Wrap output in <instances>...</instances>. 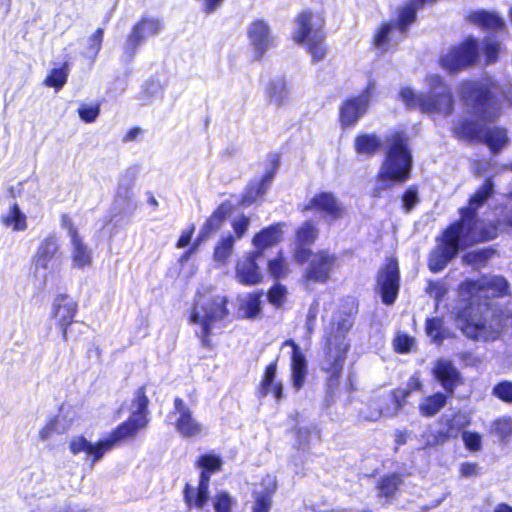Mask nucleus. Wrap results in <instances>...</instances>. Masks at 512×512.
I'll list each match as a JSON object with an SVG mask.
<instances>
[{
	"label": "nucleus",
	"instance_id": "obj_50",
	"mask_svg": "<svg viewBox=\"0 0 512 512\" xmlns=\"http://www.w3.org/2000/svg\"><path fill=\"white\" fill-rule=\"evenodd\" d=\"M426 334L437 343H441L444 336V322L441 317H430L425 321Z\"/></svg>",
	"mask_w": 512,
	"mask_h": 512
},
{
	"label": "nucleus",
	"instance_id": "obj_8",
	"mask_svg": "<svg viewBox=\"0 0 512 512\" xmlns=\"http://www.w3.org/2000/svg\"><path fill=\"white\" fill-rule=\"evenodd\" d=\"M479 60V41L469 35L439 56L438 64L448 74L454 75L474 66Z\"/></svg>",
	"mask_w": 512,
	"mask_h": 512
},
{
	"label": "nucleus",
	"instance_id": "obj_60",
	"mask_svg": "<svg viewBox=\"0 0 512 512\" xmlns=\"http://www.w3.org/2000/svg\"><path fill=\"white\" fill-rule=\"evenodd\" d=\"M493 251L490 249H482L469 252L464 255V261L468 264L485 263L491 256Z\"/></svg>",
	"mask_w": 512,
	"mask_h": 512
},
{
	"label": "nucleus",
	"instance_id": "obj_23",
	"mask_svg": "<svg viewBox=\"0 0 512 512\" xmlns=\"http://www.w3.org/2000/svg\"><path fill=\"white\" fill-rule=\"evenodd\" d=\"M458 329L469 339L477 341L488 334L487 321L473 314L471 304L458 310L455 316Z\"/></svg>",
	"mask_w": 512,
	"mask_h": 512
},
{
	"label": "nucleus",
	"instance_id": "obj_53",
	"mask_svg": "<svg viewBox=\"0 0 512 512\" xmlns=\"http://www.w3.org/2000/svg\"><path fill=\"white\" fill-rule=\"evenodd\" d=\"M492 394L500 401L507 404H512V381H499L494 385Z\"/></svg>",
	"mask_w": 512,
	"mask_h": 512
},
{
	"label": "nucleus",
	"instance_id": "obj_9",
	"mask_svg": "<svg viewBox=\"0 0 512 512\" xmlns=\"http://www.w3.org/2000/svg\"><path fill=\"white\" fill-rule=\"evenodd\" d=\"M413 24L406 19L402 11L397 8L395 19L382 21L375 29L371 45L381 53L396 49L399 42L409 33Z\"/></svg>",
	"mask_w": 512,
	"mask_h": 512
},
{
	"label": "nucleus",
	"instance_id": "obj_43",
	"mask_svg": "<svg viewBox=\"0 0 512 512\" xmlns=\"http://www.w3.org/2000/svg\"><path fill=\"white\" fill-rule=\"evenodd\" d=\"M485 292L494 298H502L510 295V285L503 276H492L490 278L482 276Z\"/></svg>",
	"mask_w": 512,
	"mask_h": 512
},
{
	"label": "nucleus",
	"instance_id": "obj_18",
	"mask_svg": "<svg viewBox=\"0 0 512 512\" xmlns=\"http://www.w3.org/2000/svg\"><path fill=\"white\" fill-rule=\"evenodd\" d=\"M168 417L174 418L173 426L176 432L183 438H197L203 432V426L194 417L192 409L181 397L173 399V408Z\"/></svg>",
	"mask_w": 512,
	"mask_h": 512
},
{
	"label": "nucleus",
	"instance_id": "obj_13",
	"mask_svg": "<svg viewBox=\"0 0 512 512\" xmlns=\"http://www.w3.org/2000/svg\"><path fill=\"white\" fill-rule=\"evenodd\" d=\"M376 288L385 305H393L400 291L398 260L391 256L385 259L376 274Z\"/></svg>",
	"mask_w": 512,
	"mask_h": 512
},
{
	"label": "nucleus",
	"instance_id": "obj_42",
	"mask_svg": "<svg viewBox=\"0 0 512 512\" xmlns=\"http://www.w3.org/2000/svg\"><path fill=\"white\" fill-rule=\"evenodd\" d=\"M263 296L262 290L250 292L246 295L245 299L240 303L239 309L243 313V317L247 319L257 318L262 310Z\"/></svg>",
	"mask_w": 512,
	"mask_h": 512
},
{
	"label": "nucleus",
	"instance_id": "obj_59",
	"mask_svg": "<svg viewBox=\"0 0 512 512\" xmlns=\"http://www.w3.org/2000/svg\"><path fill=\"white\" fill-rule=\"evenodd\" d=\"M402 201L404 209L407 212L411 211L419 202L417 187L410 186L409 188H407L402 195Z\"/></svg>",
	"mask_w": 512,
	"mask_h": 512
},
{
	"label": "nucleus",
	"instance_id": "obj_37",
	"mask_svg": "<svg viewBox=\"0 0 512 512\" xmlns=\"http://www.w3.org/2000/svg\"><path fill=\"white\" fill-rule=\"evenodd\" d=\"M71 260L75 267L82 269L92 264V252L79 234L73 231Z\"/></svg>",
	"mask_w": 512,
	"mask_h": 512
},
{
	"label": "nucleus",
	"instance_id": "obj_56",
	"mask_svg": "<svg viewBox=\"0 0 512 512\" xmlns=\"http://www.w3.org/2000/svg\"><path fill=\"white\" fill-rule=\"evenodd\" d=\"M466 449L472 452L480 451L482 448V437L476 431L463 430L461 434Z\"/></svg>",
	"mask_w": 512,
	"mask_h": 512
},
{
	"label": "nucleus",
	"instance_id": "obj_20",
	"mask_svg": "<svg viewBox=\"0 0 512 512\" xmlns=\"http://www.w3.org/2000/svg\"><path fill=\"white\" fill-rule=\"evenodd\" d=\"M294 21L296 28L292 39L297 44L303 45L314 35H320L325 32V17L321 12H313L310 9H306L298 13Z\"/></svg>",
	"mask_w": 512,
	"mask_h": 512
},
{
	"label": "nucleus",
	"instance_id": "obj_3",
	"mask_svg": "<svg viewBox=\"0 0 512 512\" xmlns=\"http://www.w3.org/2000/svg\"><path fill=\"white\" fill-rule=\"evenodd\" d=\"M413 156L410 137L404 130H393L384 138V158L376 179L381 188L393 183H404L411 176Z\"/></svg>",
	"mask_w": 512,
	"mask_h": 512
},
{
	"label": "nucleus",
	"instance_id": "obj_30",
	"mask_svg": "<svg viewBox=\"0 0 512 512\" xmlns=\"http://www.w3.org/2000/svg\"><path fill=\"white\" fill-rule=\"evenodd\" d=\"M234 211V205L225 200L221 202L206 218L197 236L203 241L210 239L225 223L228 216Z\"/></svg>",
	"mask_w": 512,
	"mask_h": 512
},
{
	"label": "nucleus",
	"instance_id": "obj_17",
	"mask_svg": "<svg viewBox=\"0 0 512 512\" xmlns=\"http://www.w3.org/2000/svg\"><path fill=\"white\" fill-rule=\"evenodd\" d=\"M438 422L443 424V428L435 431H428L425 434L426 444L435 447L448 442L450 439H456L462 434L470 424V418L461 411H456L449 416L441 417Z\"/></svg>",
	"mask_w": 512,
	"mask_h": 512
},
{
	"label": "nucleus",
	"instance_id": "obj_34",
	"mask_svg": "<svg viewBox=\"0 0 512 512\" xmlns=\"http://www.w3.org/2000/svg\"><path fill=\"white\" fill-rule=\"evenodd\" d=\"M469 22L487 31H504L506 24L496 12L487 10H474L467 16Z\"/></svg>",
	"mask_w": 512,
	"mask_h": 512
},
{
	"label": "nucleus",
	"instance_id": "obj_19",
	"mask_svg": "<svg viewBox=\"0 0 512 512\" xmlns=\"http://www.w3.org/2000/svg\"><path fill=\"white\" fill-rule=\"evenodd\" d=\"M319 238L317 223L308 219L303 221L294 231L293 259L298 265H304L312 255L311 246Z\"/></svg>",
	"mask_w": 512,
	"mask_h": 512
},
{
	"label": "nucleus",
	"instance_id": "obj_28",
	"mask_svg": "<svg viewBox=\"0 0 512 512\" xmlns=\"http://www.w3.org/2000/svg\"><path fill=\"white\" fill-rule=\"evenodd\" d=\"M247 36L255 51L254 59L261 60L266 51L273 44L269 25L262 19H255L251 22L247 30Z\"/></svg>",
	"mask_w": 512,
	"mask_h": 512
},
{
	"label": "nucleus",
	"instance_id": "obj_5",
	"mask_svg": "<svg viewBox=\"0 0 512 512\" xmlns=\"http://www.w3.org/2000/svg\"><path fill=\"white\" fill-rule=\"evenodd\" d=\"M353 327L350 315H345L330 322L328 330L323 337V359L325 366L322 370L327 374V385L337 387L341 378L344 364L350 350L347 339Z\"/></svg>",
	"mask_w": 512,
	"mask_h": 512
},
{
	"label": "nucleus",
	"instance_id": "obj_16",
	"mask_svg": "<svg viewBox=\"0 0 512 512\" xmlns=\"http://www.w3.org/2000/svg\"><path fill=\"white\" fill-rule=\"evenodd\" d=\"M162 29L163 23L160 19L142 16L132 26L126 37V42L123 47L125 57L128 60H132L146 38L158 35Z\"/></svg>",
	"mask_w": 512,
	"mask_h": 512
},
{
	"label": "nucleus",
	"instance_id": "obj_31",
	"mask_svg": "<svg viewBox=\"0 0 512 512\" xmlns=\"http://www.w3.org/2000/svg\"><path fill=\"white\" fill-rule=\"evenodd\" d=\"M434 376L440 382L445 394L453 396L458 386L464 384V379L452 362L443 360L434 367Z\"/></svg>",
	"mask_w": 512,
	"mask_h": 512
},
{
	"label": "nucleus",
	"instance_id": "obj_39",
	"mask_svg": "<svg viewBox=\"0 0 512 512\" xmlns=\"http://www.w3.org/2000/svg\"><path fill=\"white\" fill-rule=\"evenodd\" d=\"M266 269L269 276L279 282L291 273L288 259L282 250H279L274 257L267 261Z\"/></svg>",
	"mask_w": 512,
	"mask_h": 512
},
{
	"label": "nucleus",
	"instance_id": "obj_35",
	"mask_svg": "<svg viewBox=\"0 0 512 512\" xmlns=\"http://www.w3.org/2000/svg\"><path fill=\"white\" fill-rule=\"evenodd\" d=\"M403 484V477L400 473L391 472L382 475L376 482L377 495L379 498L392 500Z\"/></svg>",
	"mask_w": 512,
	"mask_h": 512
},
{
	"label": "nucleus",
	"instance_id": "obj_45",
	"mask_svg": "<svg viewBox=\"0 0 512 512\" xmlns=\"http://www.w3.org/2000/svg\"><path fill=\"white\" fill-rule=\"evenodd\" d=\"M235 237L228 234L220 237L214 246L213 259L217 263L225 264L231 257L235 245Z\"/></svg>",
	"mask_w": 512,
	"mask_h": 512
},
{
	"label": "nucleus",
	"instance_id": "obj_61",
	"mask_svg": "<svg viewBox=\"0 0 512 512\" xmlns=\"http://www.w3.org/2000/svg\"><path fill=\"white\" fill-rule=\"evenodd\" d=\"M194 232H195V225L193 223H191L186 229H184L181 232V234L176 242V247L178 249H181V248H185L186 246H188L192 240Z\"/></svg>",
	"mask_w": 512,
	"mask_h": 512
},
{
	"label": "nucleus",
	"instance_id": "obj_26",
	"mask_svg": "<svg viewBox=\"0 0 512 512\" xmlns=\"http://www.w3.org/2000/svg\"><path fill=\"white\" fill-rule=\"evenodd\" d=\"M272 167L266 171L258 181H251L247 184L240 199V204L250 206L262 197L269 189L280 165V157L274 154L271 159Z\"/></svg>",
	"mask_w": 512,
	"mask_h": 512
},
{
	"label": "nucleus",
	"instance_id": "obj_57",
	"mask_svg": "<svg viewBox=\"0 0 512 512\" xmlns=\"http://www.w3.org/2000/svg\"><path fill=\"white\" fill-rule=\"evenodd\" d=\"M231 226L234 231V237L236 239H241L245 236L250 226V218L245 214H241L238 217L234 218L231 221Z\"/></svg>",
	"mask_w": 512,
	"mask_h": 512
},
{
	"label": "nucleus",
	"instance_id": "obj_29",
	"mask_svg": "<svg viewBox=\"0 0 512 512\" xmlns=\"http://www.w3.org/2000/svg\"><path fill=\"white\" fill-rule=\"evenodd\" d=\"M284 226V222H277L264 227L255 233L252 238V245L254 249L251 251L262 257L265 250L270 249L281 242Z\"/></svg>",
	"mask_w": 512,
	"mask_h": 512
},
{
	"label": "nucleus",
	"instance_id": "obj_10",
	"mask_svg": "<svg viewBox=\"0 0 512 512\" xmlns=\"http://www.w3.org/2000/svg\"><path fill=\"white\" fill-rule=\"evenodd\" d=\"M375 94L376 83L374 80H370L357 95L345 98L339 106L338 122L340 127L342 129L355 127L359 120L367 114Z\"/></svg>",
	"mask_w": 512,
	"mask_h": 512
},
{
	"label": "nucleus",
	"instance_id": "obj_11",
	"mask_svg": "<svg viewBox=\"0 0 512 512\" xmlns=\"http://www.w3.org/2000/svg\"><path fill=\"white\" fill-rule=\"evenodd\" d=\"M127 440H129L128 437L116 426L107 437L99 439L96 443L89 442L83 435L73 437L69 442V450L72 455L85 452L92 467L108 451Z\"/></svg>",
	"mask_w": 512,
	"mask_h": 512
},
{
	"label": "nucleus",
	"instance_id": "obj_64",
	"mask_svg": "<svg viewBox=\"0 0 512 512\" xmlns=\"http://www.w3.org/2000/svg\"><path fill=\"white\" fill-rule=\"evenodd\" d=\"M462 477H473L479 474L478 464L475 462H463L459 468Z\"/></svg>",
	"mask_w": 512,
	"mask_h": 512
},
{
	"label": "nucleus",
	"instance_id": "obj_40",
	"mask_svg": "<svg viewBox=\"0 0 512 512\" xmlns=\"http://www.w3.org/2000/svg\"><path fill=\"white\" fill-rule=\"evenodd\" d=\"M459 291L465 296L472 305L473 301H478L482 297H487L482 276L477 279H465L459 285Z\"/></svg>",
	"mask_w": 512,
	"mask_h": 512
},
{
	"label": "nucleus",
	"instance_id": "obj_54",
	"mask_svg": "<svg viewBox=\"0 0 512 512\" xmlns=\"http://www.w3.org/2000/svg\"><path fill=\"white\" fill-rule=\"evenodd\" d=\"M233 499L227 491H220L216 493L213 499V506L215 512H231Z\"/></svg>",
	"mask_w": 512,
	"mask_h": 512
},
{
	"label": "nucleus",
	"instance_id": "obj_33",
	"mask_svg": "<svg viewBox=\"0 0 512 512\" xmlns=\"http://www.w3.org/2000/svg\"><path fill=\"white\" fill-rule=\"evenodd\" d=\"M58 254H60V244L56 234L51 233L40 242L33 260L36 267L47 269Z\"/></svg>",
	"mask_w": 512,
	"mask_h": 512
},
{
	"label": "nucleus",
	"instance_id": "obj_52",
	"mask_svg": "<svg viewBox=\"0 0 512 512\" xmlns=\"http://www.w3.org/2000/svg\"><path fill=\"white\" fill-rule=\"evenodd\" d=\"M104 39V28H97L88 38V44L86 47V54L92 60L95 61L98 54L102 49V43Z\"/></svg>",
	"mask_w": 512,
	"mask_h": 512
},
{
	"label": "nucleus",
	"instance_id": "obj_32",
	"mask_svg": "<svg viewBox=\"0 0 512 512\" xmlns=\"http://www.w3.org/2000/svg\"><path fill=\"white\" fill-rule=\"evenodd\" d=\"M262 490L253 493V506L252 512H270L273 497L278 489V484L275 476L265 475L261 479Z\"/></svg>",
	"mask_w": 512,
	"mask_h": 512
},
{
	"label": "nucleus",
	"instance_id": "obj_7",
	"mask_svg": "<svg viewBox=\"0 0 512 512\" xmlns=\"http://www.w3.org/2000/svg\"><path fill=\"white\" fill-rule=\"evenodd\" d=\"M195 466L200 469L196 490L186 483L183 488V500L188 508H203L209 499L210 478L222 470L223 461L219 455L205 453L200 455Z\"/></svg>",
	"mask_w": 512,
	"mask_h": 512
},
{
	"label": "nucleus",
	"instance_id": "obj_12",
	"mask_svg": "<svg viewBox=\"0 0 512 512\" xmlns=\"http://www.w3.org/2000/svg\"><path fill=\"white\" fill-rule=\"evenodd\" d=\"M307 267L303 271L302 281L309 284H326L332 278L333 272L338 266V256L329 249L312 251V255L306 262Z\"/></svg>",
	"mask_w": 512,
	"mask_h": 512
},
{
	"label": "nucleus",
	"instance_id": "obj_58",
	"mask_svg": "<svg viewBox=\"0 0 512 512\" xmlns=\"http://www.w3.org/2000/svg\"><path fill=\"white\" fill-rule=\"evenodd\" d=\"M394 350L397 353L405 354L411 351L414 339L408 334H398L393 340Z\"/></svg>",
	"mask_w": 512,
	"mask_h": 512
},
{
	"label": "nucleus",
	"instance_id": "obj_36",
	"mask_svg": "<svg viewBox=\"0 0 512 512\" xmlns=\"http://www.w3.org/2000/svg\"><path fill=\"white\" fill-rule=\"evenodd\" d=\"M354 149L358 155L374 156L381 149V140L374 133H360L354 138Z\"/></svg>",
	"mask_w": 512,
	"mask_h": 512
},
{
	"label": "nucleus",
	"instance_id": "obj_1",
	"mask_svg": "<svg viewBox=\"0 0 512 512\" xmlns=\"http://www.w3.org/2000/svg\"><path fill=\"white\" fill-rule=\"evenodd\" d=\"M502 87L492 77L465 79L458 84V96L470 116L458 118L451 126L452 136L470 144H485L492 154L501 153L509 144L508 129L489 126L503 113Z\"/></svg>",
	"mask_w": 512,
	"mask_h": 512
},
{
	"label": "nucleus",
	"instance_id": "obj_25",
	"mask_svg": "<svg viewBox=\"0 0 512 512\" xmlns=\"http://www.w3.org/2000/svg\"><path fill=\"white\" fill-rule=\"evenodd\" d=\"M272 167L266 171L258 181H251L247 184L240 199V204L250 206L262 197L269 189L280 165V157L274 154L271 159Z\"/></svg>",
	"mask_w": 512,
	"mask_h": 512
},
{
	"label": "nucleus",
	"instance_id": "obj_48",
	"mask_svg": "<svg viewBox=\"0 0 512 512\" xmlns=\"http://www.w3.org/2000/svg\"><path fill=\"white\" fill-rule=\"evenodd\" d=\"M68 74V63L64 62L61 67L51 69L43 83L45 86L59 91L66 84Z\"/></svg>",
	"mask_w": 512,
	"mask_h": 512
},
{
	"label": "nucleus",
	"instance_id": "obj_6",
	"mask_svg": "<svg viewBox=\"0 0 512 512\" xmlns=\"http://www.w3.org/2000/svg\"><path fill=\"white\" fill-rule=\"evenodd\" d=\"M228 296L207 289L196 295L188 317L189 323L200 326L197 334L202 346L213 348L211 340L215 323L224 321L230 315Z\"/></svg>",
	"mask_w": 512,
	"mask_h": 512
},
{
	"label": "nucleus",
	"instance_id": "obj_62",
	"mask_svg": "<svg viewBox=\"0 0 512 512\" xmlns=\"http://www.w3.org/2000/svg\"><path fill=\"white\" fill-rule=\"evenodd\" d=\"M390 394L396 410L402 409L406 404L407 398L410 396L409 391H404L403 389H393Z\"/></svg>",
	"mask_w": 512,
	"mask_h": 512
},
{
	"label": "nucleus",
	"instance_id": "obj_41",
	"mask_svg": "<svg viewBox=\"0 0 512 512\" xmlns=\"http://www.w3.org/2000/svg\"><path fill=\"white\" fill-rule=\"evenodd\" d=\"M265 97L269 104L281 106L288 97V89L284 79L271 80L265 89Z\"/></svg>",
	"mask_w": 512,
	"mask_h": 512
},
{
	"label": "nucleus",
	"instance_id": "obj_15",
	"mask_svg": "<svg viewBox=\"0 0 512 512\" xmlns=\"http://www.w3.org/2000/svg\"><path fill=\"white\" fill-rule=\"evenodd\" d=\"M298 209L303 215L318 212L328 223L338 221L346 214V208L332 192L328 191L314 194L307 203L300 205Z\"/></svg>",
	"mask_w": 512,
	"mask_h": 512
},
{
	"label": "nucleus",
	"instance_id": "obj_14",
	"mask_svg": "<svg viewBox=\"0 0 512 512\" xmlns=\"http://www.w3.org/2000/svg\"><path fill=\"white\" fill-rule=\"evenodd\" d=\"M149 403L146 385L138 387L134 392V398L132 400V404L136 407V410L132 411L126 420L117 425L129 440L134 439L140 431L148 427L150 422Z\"/></svg>",
	"mask_w": 512,
	"mask_h": 512
},
{
	"label": "nucleus",
	"instance_id": "obj_2",
	"mask_svg": "<svg viewBox=\"0 0 512 512\" xmlns=\"http://www.w3.org/2000/svg\"><path fill=\"white\" fill-rule=\"evenodd\" d=\"M494 183L487 177L469 197L467 205L459 208V218L451 222L436 238V247L429 255L428 266L432 272H438L452 261L462 245L484 242L496 237V227L491 231L483 230L476 235L478 210L493 195Z\"/></svg>",
	"mask_w": 512,
	"mask_h": 512
},
{
	"label": "nucleus",
	"instance_id": "obj_46",
	"mask_svg": "<svg viewBox=\"0 0 512 512\" xmlns=\"http://www.w3.org/2000/svg\"><path fill=\"white\" fill-rule=\"evenodd\" d=\"M326 33L320 35H314L309 38L303 45L306 46L307 52L311 55L313 62L322 61L327 54V46L325 44Z\"/></svg>",
	"mask_w": 512,
	"mask_h": 512
},
{
	"label": "nucleus",
	"instance_id": "obj_27",
	"mask_svg": "<svg viewBox=\"0 0 512 512\" xmlns=\"http://www.w3.org/2000/svg\"><path fill=\"white\" fill-rule=\"evenodd\" d=\"M282 345L291 347L290 381L292 388L299 391L304 387L308 375L306 356L293 339H286Z\"/></svg>",
	"mask_w": 512,
	"mask_h": 512
},
{
	"label": "nucleus",
	"instance_id": "obj_4",
	"mask_svg": "<svg viewBox=\"0 0 512 512\" xmlns=\"http://www.w3.org/2000/svg\"><path fill=\"white\" fill-rule=\"evenodd\" d=\"M428 89L417 93L411 87H402L399 97L407 109L424 114L451 116L455 111V99L451 87L439 74L426 78Z\"/></svg>",
	"mask_w": 512,
	"mask_h": 512
},
{
	"label": "nucleus",
	"instance_id": "obj_49",
	"mask_svg": "<svg viewBox=\"0 0 512 512\" xmlns=\"http://www.w3.org/2000/svg\"><path fill=\"white\" fill-rule=\"evenodd\" d=\"M288 289L279 281H275L267 291L268 302L276 309L282 308L287 301Z\"/></svg>",
	"mask_w": 512,
	"mask_h": 512
},
{
	"label": "nucleus",
	"instance_id": "obj_21",
	"mask_svg": "<svg viewBox=\"0 0 512 512\" xmlns=\"http://www.w3.org/2000/svg\"><path fill=\"white\" fill-rule=\"evenodd\" d=\"M78 312V304L65 293L58 294L53 302L51 316L55 318L56 325L61 330L64 342L68 339V329L74 323Z\"/></svg>",
	"mask_w": 512,
	"mask_h": 512
},
{
	"label": "nucleus",
	"instance_id": "obj_22",
	"mask_svg": "<svg viewBox=\"0 0 512 512\" xmlns=\"http://www.w3.org/2000/svg\"><path fill=\"white\" fill-rule=\"evenodd\" d=\"M277 369V358L265 366L255 389V395L258 399L271 397L279 403L284 398V385L281 380L277 379Z\"/></svg>",
	"mask_w": 512,
	"mask_h": 512
},
{
	"label": "nucleus",
	"instance_id": "obj_63",
	"mask_svg": "<svg viewBox=\"0 0 512 512\" xmlns=\"http://www.w3.org/2000/svg\"><path fill=\"white\" fill-rule=\"evenodd\" d=\"M203 242L204 241L200 239L199 236H197L195 240L191 243L189 248L181 254L179 258V263L184 264L188 262L189 259L199 250V247Z\"/></svg>",
	"mask_w": 512,
	"mask_h": 512
},
{
	"label": "nucleus",
	"instance_id": "obj_51",
	"mask_svg": "<svg viewBox=\"0 0 512 512\" xmlns=\"http://www.w3.org/2000/svg\"><path fill=\"white\" fill-rule=\"evenodd\" d=\"M485 65H492L498 61L501 51L499 41L485 38L481 48Z\"/></svg>",
	"mask_w": 512,
	"mask_h": 512
},
{
	"label": "nucleus",
	"instance_id": "obj_55",
	"mask_svg": "<svg viewBox=\"0 0 512 512\" xmlns=\"http://www.w3.org/2000/svg\"><path fill=\"white\" fill-rule=\"evenodd\" d=\"M77 112L82 121L85 123H93L100 114V103L92 105L81 104Z\"/></svg>",
	"mask_w": 512,
	"mask_h": 512
},
{
	"label": "nucleus",
	"instance_id": "obj_24",
	"mask_svg": "<svg viewBox=\"0 0 512 512\" xmlns=\"http://www.w3.org/2000/svg\"><path fill=\"white\" fill-rule=\"evenodd\" d=\"M261 256L249 251L235 264V279L243 286H256L263 282L264 276L257 263Z\"/></svg>",
	"mask_w": 512,
	"mask_h": 512
},
{
	"label": "nucleus",
	"instance_id": "obj_47",
	"mask_svg": "<svg viewBox=\"0 0 512 512\" xmlns=\"http://www.w3.org/2000/svg\"><path fill=\"white\" fill-rule=\"evenodd\" d=\"M491 432L498 437L500 442H509L512 438V417L505 415L496 418L492 422Z\"/></svg>",
	"mask_w": 512,
	"mask_h": 512
},
{
	"label": "nucleus",
	"instance_id": "obj_44",
	"mask_svg": "<svg viewBox=\"0 0 512 512\" xmlns=\"http://www.w3.org/2000/svg\"><path fill=\"white\" fill-rule=\"evenodd\" d=\"M1 223L7 227H12L13 231L27 229V218L16 202L11 205L7 214L1 216Z\"/></svg>",
	"mask_w": 512,
	"mask_h": 512
},
{
	"label": "nucleus",
	"instance_id": "obj_38",
	"mask_svg": "<svg viewBox=\"0 0 512 512\" xmlns=\"http://www.w3.org/2000/svg\"><path fill=\"white\" fill-rule=\"evenodd\" d=\"M448 395L436 392L424 397L419 403L418 409L423 417H433L440 412L447 404Z\"/></svg>",
	"mask_w": 512,
	"mask_h": 512
}]
</instances>
